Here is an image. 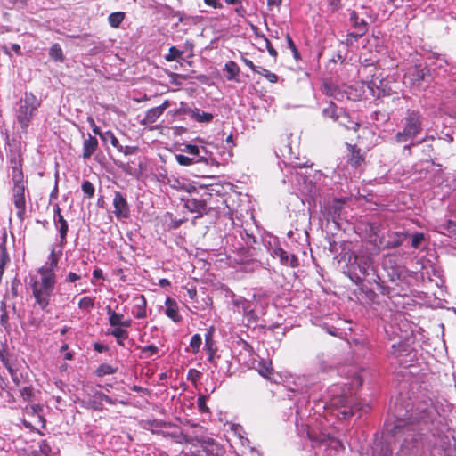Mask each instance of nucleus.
Returning <instances> with one entry per match:
<instances>
[{
	"instance_id": "obj_8",
	"label": "nucleus",
	"mask_w": 456,
	"mask_h": 456,
	"mask_svg": "<svg viewBox=\"0 0 456 456\" xmlns=\"http://www.w3.org/2000/svg\"><path fill=\"white\" fill-rule=\"evenodd\" d=\"M210 195L206 193L200 199L189 198L184 202V207L191 213H195L196 217H201L203 215L208 213L207 199Z\"/></svg>"
},
{
	"instance_id": "obj_60",
	"label": "nucleus",
	"mask_w": 456,
	"mask_h": 456,
	"mask_svg": "<svg viewBox=\"0 0 456 456\" xmlns=\"http://www.w3.org/2000/svg\"><path fill=\"white\" fill-rule=\"evenodd\" d=\"M93 275L96 279H102L103 278L102 271L101 269H98V268L94 270Z\"/></svg>"
},
{
	"instance_id": "obj_10",
	"label": "nucleus",
	"mask_w": 456,
	"mask_h": 456,
	"mask_svg": "<svg viewBox=\"0 0 456 456\" xmlns=\"http://www.w3.org/2000/svg\"><path fill=\"white\" fill-rule=\"evenodd\" d=\"M114 214L118 219H126L130 216L129 205L121 192H115L113 199Z\"/></svg>"
},
{
	"instance_id": "obj_53",
	"label": "nucleus",
	"mask_w": 456,
	"mask_h": 456,
	"mask_svg": "<svg viewBox=\"0 0 456 456\" xmlns=\"http://www.w3.org/2000/svg\"><path fill=\"white\" fill-rule=\"evenodd\" d=\"M362 161H363V159L360 155H357V156L353 155V158L351 159V162L354 167L360 166Z\"/></svg>"
},
{
	"instance_id": "obj_47",
	"label": "nucleus",
	"mask_w": 456,
	"mask_h": 456,
	"mask_svg": "<svg viewBox=\"0 0 456 456\" xmlns=\"http://www.w3.org/2000/svg\"><path fill=\"white\" fill-rule=\"evenodd\" d=\"M87 122L90 124L92 130L95 134L99 135L100 137L103 134V133L101 132L100 127L96 126L92 117L87 118Z\"/></svg>"
},
{
	"instance_id": "obj_50",
	"label": "nucleus",
	"mask_w": 456,
	"mask_h": 456,
	"mask_svg": "<svg viewBox=\"0 0 456 456\" xmlns=\"http://www.w3.org/2000/svg\"><path fill=\"white\" fill-rule=\"evenodd\" d=\"M8 372L10 373L12 381L15 383L16 386L20 385V378L17 373V371L13 368H9Z\"/></svg>"
},
{
	"instance_id": "obj_18",
	"label": "nucleus",
	"mask_w": 456,
	"mask_h": 456,
	"mask_svg": "<svg viewBox=\"0 0 456 456\" xmlns=\"http://www.w3.org/2000/svg\"><path fill=\"white\" fill-rule=\"evenodd\" d=\"M323 92L326 95L331 96L336 100H342L344 93L334 84L325 82L323 84Z\"/></svg>"
},
{
	"instance_id": "obj_29",
	"label": "nucleus",
	"mask_w": 456,
	"mask_h": 456,
	"mask_svg": "<svg viewBox=\"0 0 456 456\" xmlns=\"http://www.w3.org/2000/svg\"><path fill=\"white\" fill-rule=\"evenodd\" d=\"M110 334L116 338L118 344L120 346L124 345V340L128 337L127 331L120 327L114 328Z\"/></svg>"
},
{
	"instance_id": "obj_9",
	"label": "nucleus",
	"mask_w": 456,
	"mask_h": 456,
	"mask_svg": "<svg viewBox=\"0 0 456 456\" xmlns=\"http://www.w3.org/2000/svg\"><path fill=\"white\" fill-rule=\"evenodd\" d=\"M195 440L208 455L222 456L224 454V449L214 439L195 435Z\"/></svg>"
},
{
	"instance_id": "obj_62",
	"label": "nucleus",
	"mask_w": 456,
	"mask_h": 456,
	"mask_svg": "<svg viewBox=\"0 0 456 456\" xmlns=\"http://www.w3.org/2000/svg\"><path fill=\"white\" fill-rule=\"evenodd\" d=\"M131 323H132V321L130 319L128 320H124L122 321V323L120 325V328H123V327H130L131 326Z\"/></svg>"
},
{
	"instance_id": "obj_2",
	"label": "nucleus",
	"mask_w": 456,
	"mask_h": 456,
	"mask_svg": "<svg viewBox=\"0 0 456 456\" xmlns=\"http://www.w3.org/2000/svg\"><path fill=\"white\" fill-rule=\"evenodd\" d=\"M419 411L418 416L411 417L409 419L403 423V419H400L396 424V428H403L407 432L406 436L402 444V449L406 450L410 452L413 448L417 447L418 444L422 440L423 426H427L432 419L433 407L425 405L424 407L418 408Z\"/></svg>"
},
{
	"instance_id": "obj_7",
	"label": "nucleus",
	"mask_w": 456,
	"mask_h": 456,
	"mask_svg": "<svg viewBox=\"0 0 456 456\" xmlns=\"http://www.w3.org/2000/svg\"><path fill=\"white\" fill-rule=\"evenodd\" d=\"M331 403L337 407L343 408L338 411V416L341 419H347L353 416L357 411H362L366 413L369 411V406L360 403H354L353 399H349L346 393L341 395L335 396Z\"/></svg>"
},
{
	"instance_id": "obj_27",
	"label": "nucleus",
	"mask_w": 456,
	"mask_h": 456,
	"mask_svg": "<svg viewBox=\"0 0 456 456\" xmlns=\"http://www.w3.org/2000/svg\"><path fill=\"white\" fill-rule=\"evenodd\" d=\"M101 139L103 142H110V144L118 151H123V146L119 143L118 138L114 135V134L111 131H107L103 133V134L101 136Z\"/></svg>"
},
{
	"instance_id": "obj_45",
	"label": "nucleus",
	"mask_w": 456,
	"mask_h": 456,
	"mask_svg": "<svg viewBox=\"0 0 456 456\" xmlns=\"http://www.w3.org/2000/svg\"><path fill=\"white\" fill-rule=\"evenodd\" d=\"M193 111V109L188 107L186 103L183 102H180V108L176 110V114H186L190 117L191 116V113Z\"/></svg>"
},
{
	"instance_id": "obj_48",
	"label": "nucleus",
	"mask_w": 456,
	"mask_h": 456,
	"mask_svg": "<svg viewBox=\"0 0 456 456\" xmlns=\"http://www.w3.org/2000/svg\"><path fill=\"white\" fill-rule=\"evenodd\" d=\"M200 150H202V155L203 156L209 157L206 160H200V163H205L207 165L212 164L214 162V159L212 157V154L205 147H200Z\"/></svg>"
},
{
	"instance_id": "obj_22",
	"label": "nucleus",
	"mask_w": 456,
	"mask_h": 456,
	"mask_svg": "<svg viewBox=\"0 0 456 456\" xmlns=\"http://www.w3.org/2000/svg\"><path fill=\"white\" fill-rule=\"evenodd\" d=\"M191 118L200 123H209L214 116L211 113L201 111L200 109H193Z\"/></svg>"
},
{
	"instance_id": "obj_38",
	"label": "nucleus",
	"mask_w": 456,
	"mask_h": 456,
	"mask_svg": "<svg viewBox=\"0 0 456 456\" xmlns=\"http://www.w3.org/2000/svg\"><path fill=\"white\" fill-rule=\"evenodd\" d=\"M94 305V298L90 297H84L78 302V307L82 310H89Z\"/></svg>"
},
{
	"instance_id": "obj_17",
	"label": "nucleus",
	"mask_w": 456,
	"mask_h": 456,
	"mask_svg": "<svg viewBox=\"0 0 456 456\" xmlns=\"http://www.w3.org/2000/svg\"><path fill=\"white\" fill-rule=\"evenodd\" d=\"M322 115L324 118H331L332 120L338 122L342 115V110H339V111H338V109L335 105V103L332 102H330L328 103L327 107L323 108Z\"/></svg>"
},
{
	"instance_id": "obj_41",
	"label": "nucleus",
	"mask_w": 456,
	"mask_h": 456,
	"mask_svg": "<svg viewBox=\"0 0 456 456\" xmlns=\"http://www.w3.org/2000/svg\"><path fill=\"white\" fill-rule=\"evenodd\" d=\"M258 371L262 376L267 377L272 371L271 364L267 362H261L258 366Z\"/></svg>"
},
{
	"instance_id": "obj_21",
	"label": "nucleus",
	"mask_w": 456,
	"mask_h": 456,
	"mask_svg": "<svg viewBox=\"0 0 456 456\" xmlns=\"http://www.w3.org/2000/svg\"><path fill=\"white\" fill-rule=\"evenodd\" d=\"M163 113L157 108H151L147 110L143 119L142 120V124L143 125H150L157 121V119L162 115Z\"/></svg>"
},
{
	"instance_id": "obj_3",
	"label": "nucleus",
	"mask_w": 456,
	"mask_h": 456,
	"mask_svg": "<svg viewBox=\"0 0 456 456\" xmlns=\"http://www.w3.org/2000/svg\"><path fill=\"white\" fill-rule=\"evenodd\" d=\"M40 105V100L32 93H25L24 97L17 103L15 117L22 130H26L29 126L30 121L36 116Z\"/></svg>"
},
{
	"instance_id": "obj_14",
	"label": "nucleus",
	"mask_w": 456,
	"mask_h": 456,
	"mask_svg": "<svg viewBox=\"0 0 456 456\" xmlns=\"http://www.w3.org/2000/svg\"><path fill=\"white\" fill-rule=\"evenodd\" d=\"M165 314L175 322L182 321V316L178 313V305L176 301L171 297H167L165 301Z\"/></svg>"
},
{
	"instance_id": "obj_33",
	"label": "nucleus",
	"mask_w": 456,
	"mask_h": 456,
	"mask_svg": "<svg viewBox=\"0 0 456 456\" xmlns=\"http://www.w3.org/2000/svg\"><path fill=\"white\" fill-rule=\"evenodd\" d=\"M256 73L265 77L271 83H276L278 81V76L276 74L263 67H258Z\"/></svg>"
},
{
	"instance_id": "obj_61",
	"label": "nucleus",
	"mask_w": 456,
	"mask_h": 456,
	"mask_svg": "<svg viewBox=\"0 0 456 456\" xmlns=\"http://www.w3.org/2000/svg\"><path fill=\"white\" fill-rule=\"evenodd\" d=\"M161 287H166L170 285V281L167 279H160L159 281Z\"/></svg>"
},
{
	"instance_id": "obj_44",
	"label": "nucleus",
	"mask_w": 456,
	"mask_h": 456,
	"mask_svg": "<svg viewBox=\"0 0 456 456\" xmlns=\"http://www.w3.org/2000/svg\"><path fill=\"white\" fill-rule=\"evenodd\" d=\"M39 450L45 456H49L52 452V448L45 440H43L39 443Z\"/></svg>"
},
{
	"instance_id": "obj_51",
	"label": "nucleus",
	"mask_w": 456,
	"mask_h": 456,
	"mask_svg": "<svg viewBox=\"0 0 456 456\" xmlns=\"http://www.w3.org/2000/svg\"><path fill=\"white\" fill-rule=\"evenodd\" d=\"M265 41L266 48H267L269 54L273 57H276L278 54L277 51L272 46L270 41L266 37H265Z\"/></svg>"
},
{
	"instance_id": "obj_59",
	"label": "nucleus",
	"mask_w": 456,
	"mask_h": 456,
	"mask_svg": "<svg viewBox=\"0 0 456 456\" xmlns=\"http://www.w3.org/2000/svg\"><path fill=\"white\" fill-rule=\"evenodd\" d=\"M170 106V103H169V101L166 100L164 101V102L162 104H160L159 106H157V108L162 112L164 113V111Z\"/></svg>"
},
{
	"instance_id": "obj_56",
	"label": "nucleus",
	"mask_w": 456,
	"mask_h": 456,
	"mask_svg": "<svg viewBox=\"0 0 456 456\" xmlns=\"http://www.w3.org/2000/svg\"><path fill=\"white\" fill-rule=\"evenodd\" d=\"M0 358H1L3 364L8 370H9V368H12V366L10 364L7 357L3 353H0Z\"/></svg>"
},
{
	"instance_id": "obj_52",
	"label": "nucleus",
	"mask_w": 456,
	"mask_h": 456,
	"mask_svg": "<svg viewBox=\"0 0 456 456\" xmlns=\"http://www.w3.org/2000/svg\"><path fill=\"white\" fill-rule=\"evenodd\" d=\"M242 61L244 62V64L248 67L250 69H252L254 72H256L257 69H258V67L255 66V64L253 63L252 61L247 59V58H242Z\"/></svg>"
},
{
	"instance_id": "obj_30",
	"label": "nucleus",
	"mask_w": 456,
	"mask_h": 456,
	"mask_svg": "<svg viewBox=\"0 0 456 456\" xmlns=\"http://www.w3.org/2000/svg\"><path fill=\"white\" fill-rule=\"evenodd\" d=\"M438 228L442 233L453 232L456 231V223L451 219H445L439 224Z\"/></svg>"
},
{
	"instance_id": "obj_11",
	"label": "nucleus",
	"mask_w": 456,
	"mask_h": 456,
	"mask_svg": "<svg viewBox=\"0 0 456 456\" xmlns=\"http://www.w3.org/2000/svg\"><path fill=\"white\" fill-rule=\"evenodd\" d=\"M53 222L56 229L60 233L61 238V245H64L66 243V237L68 233V223L64 219L63 216L61 214V208L58 204L53 206Z\"/></svg>"
},
{
	"instance_id": "obj_5",
	"label": "nucleus",
	"mask_w": 456,
	"mask_h": 456,
	"mask_svg": "<svg viewBox=\"0 0 456 456\" xmlns=\"http://www.w3.org/2000/svg\"><path fill=\"white\" fill-rule=\"evenodd\" d=\"M421 131V116L418 111L408 110L403 118V129L396 133L395 140L398 143L411 142Z\"/></svg>"
},
{
	"instance_id": "obj_25",
	"label": "nucleus",
	"mask_w": 456,
	"mask_h": 456,
	"mask_svg": "<svg viewBox=\"0 0 456 456\" xmlns=\"http://www.w3.org/2000/svg\"><path fill=\"white\" fill-rule=\"evenodd\" d=\"M224 70L227 73L226 78L228 80H233L239 75L240 68L236 62L229 61L224 66Z\"/></svg>"
},
{
	"instance_id": "obj_55",
	"label": "nucleus",
	"mask_w": 456,
	"mask_h": 456,
	"mask_svg": "<svg viewBox=\"0 0 456 456\" xmlns=\"http://www.w3.org/2000/svg\"><path fill=\"white\" fill-rule=\"evenodd\" d=\"M205 4L208 6H211L213 8H220L221 4L218 0H204Z\"/></svg>"
},
{
	"instance_id": "obj_16",
	"label": "nucleus",
	"mask_w": 456,
	"mask_h": 456,
	"mask_svg": "<svg viewBox=\"0 0 456 456\" xmlns=\"http://www.w3.org/2000/svg\"><path fill=\"white\" fill-rule=\"evenodd\" d=\"M408 76L411 81L420 82L426 80L427 77L430 76V74L428 69L419 65L415 66L413 69L410 70Z\"/></svg>"
},
{
	"instance_id": "obj_42",
	"label": "nucleus",
	"mask_w": 456,
	"mask_h": 456,
	"mask_svg": "<svg viewBox=\"0 0 456 456\" xmlns=\"http://www.w3.org/2000/svg\"><path fill=\"white\" fill-rule=\"evenodd\" d=\"M20 396L25 401H31L33 397V389L31 387H24L20 390Z\"/></svg>"
},
{
	"instance_id": "obj_32",
	"label": "nucleus",
	"mask_w": 456,
	"mask_h": 456,
	"mask_svg": "<svg viewBox=\"0 0 456 456\" xmlns=\"http://www.w3.org/2000/svg\"><path fill=\"white\" fill-rule=\"evenodd\" d=\"M116 370L117 368L111 366L110 364L103 363L97 368L96 373L99 377H102L105 375L113 374L116 372Z\"/></svg>"
},
{
	"instance_id": "obj_19",
	"label": "nucleus",
	"mask_w": 456,
	"mask_h": 456,
	"mask_svg": "<svg viewBox=\"0 0 456 456\" xmlns=\"http://www.w3.org/2000/svg\"><path fill=\"white\" fill-rule=\"evenodd\" d=\"M182 151L191 155L197 159V161L206 160L208 158V156L202 155V150H200V148L197 145L185 144Z\"/></svg>"
},
{
	"instance_id": "obj_20",
	"label": "nucleus",
	"mask_w": 456,
	"mask_h": 456,
	"mask_svg": "<svg viewBox=\"0 0 456 456\" xmlns=\"http://www.w3.org/2000/svg\"><path fill=\"white\" fill-rule=\"evenodd\" d=\"M232 297H233L232 305L239 311H240V309H241L242 312L244 313V314H249L253 312L252 309L250 308L249 302L248 300H246L244 297H236L234 295Z\"/></svg>"
},
{
	"instance_id": "obj_58",
	"label": "nucleus",
	"mask_w": 456,
	"mask_h": 456,
	"mask_svg": "<svg viewBox=\"0 0 456 456\" xmlns=\"http://www.w3.org/2000/svg\"><path fill=\"white\" fill-rule=\"evenodd\" d=\"M350 386H352V387H360V386H362V379H361V378L359 376L354 377Z\"/></svg>"
},
{
	"instance_id": "obj_49",
	"label": "nucleus",
	"mask_w": 456,
	"mask_h": 456,
	"mask_svg": "<svg viewBox=\"0 0 456 456\" xmlns=\"http://www.w3.org/2000/svg\"><path fill=\"white\" fill-rule=\"evenodd\" d=\"M200 373L195 369H190L188 371V379L196 382L200 379Z\"/></svg>"
},
{
	"instance_id": "obj_26",
	"label": "nucleus",
	"mask_w": 456,
	"mask_h": 456,
	"mask_svg": "<svg viewBox=\"0 0 456 456\" xmlns=\"http://www.w3.org/2000/svg\"><path fill=\"white\" fill-rule=\"evenodd\" d=\"M107 314H109V322L110 326L114 328L120 327L124 315L112 311L110 306L107 307Z\"/></svg>"
},
{
	"instance_id": "obj_35",
	"label": "nucleus",
	"mask_w": 456,
	"mask_h": 456,
	"mask_svg": "<svg viewBox=\"0 0 456 456\" xmlns=\"http://www.w3.org/2000/svg\"><path fill=\"white\" fill-rule=\"evenodd\" d=\"M177 437V442L182 444V443H188V444H195V435L193 434H191L190 432H181L179 436H176Z\"/></svg>"
},
{
	"instance_id": "obj_13",
	"label": "nucleus",
	"mask_w": 456,
	"mask_h": 456,
	"mask_svg": "<svg viewBox=\"0 0 456 456\" xmlns=\"http://www.w3.org/2000/svg\"><path fill=\"white\" fill-rule=\"evenodd\" d=\"M350 20L352 21L354 28L357 29L358 32L350 33L348 35L349 37H353L356 39L362 37L368 30V22L363 18H360L356 12L354 11L351 12Z\"/></svg>"
},
{
	"instance_id": "obj_40",
	"label": "nucleus",
	"mask_w": 456,
	"mask_h": 456,
	"mask_svg": "<svg viewBox=\"0 0 456 456\" xmlns=\"http://www.w3.org/2000/svg\"><path fill=\"white\" fill-rule=\"evenodd\" d=\"M82 191L83 192L88 196V198H92L94 194V186L93 185V183L89 181H85L83 183H82Z\"/></svg>"
},
{
	"instance_id": "obj_31",
	"label": "nucleus",
	"mask_w": 456,
	"mask_h": 456,
	"mask_svg": "<svg viewBox=\"0 0 456 456\" xmlns=\"http://www.w3.org/2000/svg\"><path fill=\"white\" fill-rule=\"evenodd\" d=\"M136 312L134 314L137 319L146 317V300L143 296H141L139 303L135 305Z\"/></svg>"
},
{
	"instance_id": "obj_46",
	"label": "nucleus",
	"mask_w": 456,
	"mask_h": 456,
	"mask_svg": "<svg viewBox=\"0 0 456 456\" xmlns=\"http://www.w3.org/2000/svg\"><path fill=\"white\" fill-rule=\"evenodd\" d=\"M198 408L201 412H208L209 409L206 404V396L202 395L198 398Z\"/></svg>"
},
{
	"instance_id": "obj_36",
	"label": "nucleus",
	"mask_w": 456,
	"mask_h": 456,
	"mask_svg": "<svg viewBox=\"0 0 456 456\" xmlns=\"http://www.w3.org/2000/svg\"><path fill=\"white\" fill-rule=\"evenodd\" d=\"M183 54V51L178 50L175 46H171L169 48L168 54L166 55L165 59L167 61H173L177 58H180Z\"/></svg>"
},
{
	"instance_id": "obj_28",
	"label": "nucleus",
	"mask_w": 456,
	"mask_h": 456,
	"mask_svg": "<svg viewBox=\"0 0 456 456\" xmlns=\"http://www.w3.org/2000/svg\"><path fill=\"white\" fill-rule=\"evenodd\" d=\"M124 19L125 13L123 12H116L109 15L108 21L111 28H118Z\"/></svg>"
},
{
	"instance_id": "obj_37",
	"label": "nucleus",
	"mask_w": 456,
	"mask_h": 456,
	"mask_svg": "<svg viewBox=\"0 0 456 456\" xmlns=\"http://www.w3.org/2000/svg\"><path fill=\"white\" fill-rule=\"evenodd\" d=\"M201 343L202 339L200 334H194L191 337L190 341V346L191 348L192 353L196 354L199 352Z\"/></svg>"
},
{
	"instance_id": "obj_34",
	"label": "nucleus",
	"mask_w": 456,
	"mask_h": 456,
	"mask_svg": "<svg viewBox=\"0 0 456 456\" xmlns=\"http://www.w3.org/2000/svg\"><path fill=\"white\" fill-rule=\"evenodd\" d=\"M175 159L181 166H191L195 163H200L195 158L182 154L175 155Z\"/></svg>"
},
{
	"instance_id": "obj_24",
	"label": "nucleus",
	"mask_w": 456,
	"mask_h": 456,
	"mask_svg": "<svg viewBox=\"0 0 456 456\" xmlns=\"http://www.w3.org/2000/svg\"><path fill=\"white\" fill-rule=\"evenodd\" d=\"M49 56L52 60L57 62L64 61V54L61 45L57 43L53 44L49 49Z\"/></svg>"
},
{
	"instance_id": "obj_6",
	"label": "nucleus",
	"mask_w": 456,
	"mask_h": 456,
	"mask_svg": "<svg viewBox=\"0 0 456 456\" xmlns=\"http://www.w3.org/2000/svg\"><path fill=\"white\" fill-rule=\"evenodd\" d=\"M12 180L14 183L12 189V200L17 208V216L22 219L26 211L25 185L23 183V173L20 167H13Z\"/></svg>"
},
{
	"instance_id": "obj_64",
	"label": "nucleus",
	"mask_w": 456,
	"mask_h": 456,
	"mask_svg": "<svg viewBox=\"0 0 456 456\" xmlns=\"http://www.w3.org/2000/svg\"><path fill=\"white\" fill-rule=\"evenodd\" d=\"M102 400L105 401L106 403H110V404L114 403L113 400L110 396H108L106 395H102Z\"/></svg>"
},
{
	"instance_id": "obj_4",
	"label": "nucleus",
	"mask_w": 456,
	"mask_h": 456,
	"mask_svg": "<svg viewBox=\"0 0 456 456\" xmlns=\"http://www.w3.org/2000/svg\"><path fill=\"white\" fill-rule=\"evenodd\" d=\"M370 277L369 282H377L372 258L366 255H357L352 264L349 278L355 284H360L364 279Z\"/></svg>"
},
{
	"instance_id": "obj_54",
	"label": "nucleus",
	"mask_w": 456,
	"mask_h": 456,
	"mask_svg": "<svg viewBox=\"0 0 456 456\" xmlns=\"http://www.w3.org/2000/svg\"><path fill=\"white\" fill-rule=\"evenodd\" d=\"M80 279V276L77 275V273H72L70 272L68 275H67V278H66V281L68 282H75L76 281L79 280Z\"/></svg>"
},
{
	"instance_id": "obj_43",
	"label": "nucleus",
	"mask_w": 456,
	"mask_h": 456,
	"mask_svg": "<svg viewBox=\"0 0 456 456\" xmlns=\"http://www.w3.org/2000/svg\"><path fill=\"white\" fill-rule=\"evenodd\" d=\"M424 239H425V237H424L423 233L417 232V233L413 234L412 240H411V246L414 248H418L420 246L421 242L424 240Z\"/></svg>"
},
{
	"instance_id": "obj_12",
	"label": "nucleus",
	"mask_w": 456,
	"mask_h": 456,
	"mask_svg": "<svg viewBox=\"0 0 456 456\" xmlns=\"http://www.w3.org/2000/svg\"><path fill=\"white\" fill-rule=\"evenodd\" d=\"M273 256L279 258L281 265L295 268L298 266V258L294 255L287 252L281 247L273 249Z\"/></svg>"
},
{
	"instance_id": "obj_1",
	"label": "nucleus",
	"mask_w": 456,
	"mask_h": 456,
	"mask_svg": "<svg viewBox=\"0 0 456 456\" xmlns=\"http://www.w3.org/2000/svg\"><path fill=\"white\" fill-rule=\"evenodd\" d=\"M58 261L59 258L53 250L48 256V261L39 268V277L31 280L33 296L42 310L46 309L51 297L54 295L56 283L54 268L57 266Z\"/></svg>"
},
{
	"instance_id": "obj_63",
	"label": "nucleus",
	"mask_w": 456,
	"mask_h": 456,
	"mask_svg": "<svg viewBox=\"0 0 456 456\" xmlns=\"http://www.w3.org/2000/svg\"><path fill=\"white\" fill-rule=\"evenodd\" d=\"M105 348V346L103 345H101V344H94V349L97 351V352H102L103 349Z\"/></svg>"
},
{
	"instance_id": "obj_57",
	"label": "nucleus",
	"mask_w": 456,
	"mask_h": 456,
	"mask_svg": "<svg viewBox=\"0 0 456 456\" xmlns=\"http://www.w3.org/2000/svg\"><path fill=\"white\" fill-rule=\"evenodd\" d=\"M286 41L288 44V46L292 51L293 49L297 48L295 43L293 42L292 38L289 34L286 35Z\"/></svg>"
},
{
	"instance_id": "obj_15",
	"label": "nucleus",
	"mask_w": 456,
	"mask_h": 456,
	"mask_svg": "<svg viewBox=\"0 0 456 456\" xmlns=\"http://www.w3.org/2000/svg\"><path fill=\"white\" fill-rule=\"evenodd\" d=\"M98 148V141L94 136L89 134L83 142V158L88 159Z\"/></svg>"
},
{
	"instance_id": "obj_39",
	"label": "nucleus",
	"mask_w": 456,
	"mask_h": 456,
	"mask_svg": "<svg viewBox=\"0 0 456 456\" xmlns=\"http://www.w3.org/2000/svg\"><path fill=\"white\" fill-rule=\"evenodd\" d=\"M140 350L142 354H144V357H151L158 353L159 348L154 345H150L143 347H140Z\"/></svg>"
},
{
	"instance_id": "obj_23",
	"label": "nucleus",
	"mask_w": 456,
	"mask_h": 456,
	"mask_svg": "<svg viewBox=\"0 0 456 456\" xmlns=\"http://www.w3.org/2000/svg\"><path fill=\"white\" fill-rule=\"evenodd\" d=\"M338 122L340 126H344L345 128H346L348 130L357 131V129L360 126L359 123L351 120L348 114L346 112L342 113V115Z\"/></svg>"
}]
</instances>
